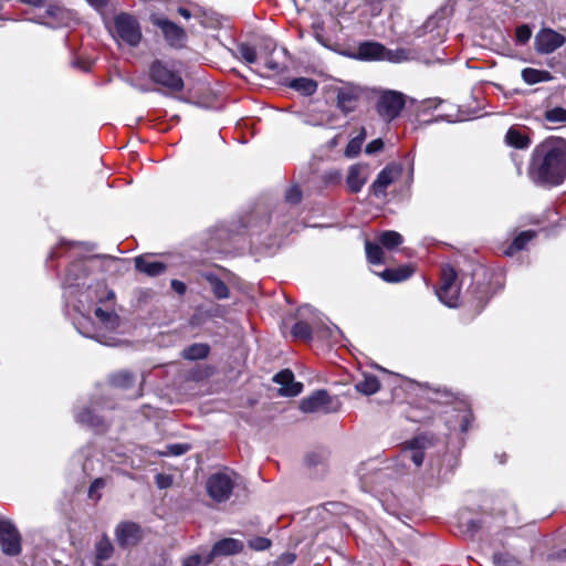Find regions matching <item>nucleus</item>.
I'll use <instances>...</instances> for the list:
<instances>
[{"mask_svg":"<svg viewBox=\"0 0 566 566\" xmlns=\"http://www.w3.org/2000/svg\"><path fill=\"white\" fill-rule=\"evenodd\" d=\"M526 174L536 186H560L566 180V139L549 136L538 143L530 155Z\"/></svg>","mask_w":566,"mask_h":566,"instance_id":"obj_1","label":"nucleus"},{"mask_svg":"<svg viewBox=\"0 0 566 566\" xmlns=\"http://www.w3.org/2000/svg\"><path fill=\"white\" fill-rule=\"evenodd\" d=\"M492 276V271L486 266L478 265L472 270L471 283L460 301L468 319L479 316L493 297Z\"/></svg>","mask_w":566,"mask_h":566,"instance_id":"obj_2","label":"nucleus"},{"mask_svg":"<svg viewBox=\"0 0 566 566\" xmlns=\"http://www.w3.org/2000/svg\"><path fill=\"white\" fill-rule=\"evenodd\" d=\"M177 64H180V62L160 59H155L149 64V80L159 86L165 95H174L182 92L185 88V81L180 70L177 69Z\"/></svg>","mask_w":566,"mask_h":566,"instance_id":"obj_3","label":"nucleus"},{"mask_svg":"<svg viewBox=\"0 0 566 566\" xmlns=\"http://www.w3.org/2000/svg\"><path fill=\"white\" fill-rule=\"evenodd\" d=\"M460 284L458 273L451 264H443L440 270L439 282L434 287L438 300L450 308L460 306Z\"/></svg>","mask_w":566,"mask_h":566,"instance_id":"obj_4","label":"nucleus"},{"mask_svg":"<svg viewBox=\"0 0 566 566\" xmlns=\"http://www.w3.org/2000/svg\"><path fill=\"white\" fill-rule=\"evenodd\" d=\"M114 31L117 40L132 48L138 46L143 40L138 19L128 12H119L114 17Z\"/></svg>","mask_w":566,"mask_h":566,"instance_id":"obj_5","label":"nucleus"},{"mask_svg":"<svg viewBox=\"0 0 566 566\" xmlns=\"http://www.w3.org/2000/svg\"><path fill=\"white\" fill-rule=\"evenodd\" d=\"M353 56L360 61L386 60L390 62H400L406 59L407 51L405 49L392 51L377 41H364L358 44L357 51Z\"/></svg>","mask_w":566,"mask_h":566,"instance_id":"obj_6","label":"nucleus"},{"mask_svg":"<svg viewBox=\"0 0 566 566\" xmlns=\"http://www.w3.org/2000/svg\"><path fill=\"white\" fill-rule=\"evenodd\" d=\"M406 106L402 93L392 90L382 91L376 103V112L386 122L397 118Z\"/></svg>","mask_w":566,"mask_h":566,"instance_id":"obj_7","label":"nucleus"},{"mask_svg":"<svg viewBox=\"0 0 566 566\" xmlns=\"http://www.w3.org/2000/svg\"><path fill=\"white\" fill-rule=\"evenodd\" d=\"M149 20L153 25L160 29L166 43L170 48L180 50L186 46L188 35L184 28L158 14H151Z\"/></svg>","mask_w":566,"mask_h":566,"instance_id":"obj_8","label":"nucleus"},{"mask_svg":"<svg viewBox=\"0 0 566 566\" xmlns=\"http://www.w3.org/2000/svg\"><path fill=\"white\" fill-rule=\"evenodd\" d=\"M114 536L117 546L126 551L138 546L145 537V532L142 525L136 522L122 521L115 526Z\"/></svg>","mask_w":566,"mask_h":566,"instance_id":"obj_9","label":"nucleus"},{"mask_svg":"<svg viewBox=\"0 0 566 566\" xmlns=\"http://www.w3.org/2000/svg\"><path fill=\"white\" fill-rule=\"evenodd\" d=\"M340 406V401L336 397H332L324 389L315 390L300 402V409L303 412H316L322 410L326 413H331L338 411Z\"/></svg>","mask_w":566,"mask_h":566,"instance_id":"obj_10","label":"nucleus"},{"mask_svg":"<svg viewBox=\"0 0 566 566\" xmlns=\"http://www.w3.org/2000/svg\"><path fill=\"white\" fill-rule=\"evenodd\" d=\"M234 489V480L224 471L212 473L206 482L209 497L217 503L227 502Z\"/></svg>","mask_w":566,"mask_h":566,"instance_id":"obj_11","label":"nucleus"},{"mask_svg":"<svg viewBox=\"0 0 566 566\" xmlns=\"http://www.w3.org/2000/svg\"><path fill=\"white\" fill-rule=\"evenodd\" d=\"M0 545L3 554L8 556H18L22 552V536L14 523L8 518H0Z\"/></svg>","mask_w":566,"mask_h":566,"instance_id":"obj_12","label":"nucleus"},{"mask_svg":"<svg viewBox=\"0 0 566 566\" xmlns=\"http://www.w3.org/2000/svg\"><path fill=\"white\" fill-rule=\"evenodd\" d=\"M566 42V38L557 31L544 28L535 36L534 46L539 54H551Z\"/></svg>","mask_w":566,"mask_h":566,"instance_id":"obj_13","label":"nucleus"},{"mask_svg":"<svg viewBox=\"0 0 566 566\" xmlns=\"http://www.w3.org/2000/svg\"><path fill=\"white\" fill-rule=\"evenodd\" d=\"M433 434H418L403 443L405 450L410 451V460L416 467H421L424 460V450L434 444Z\"/></svg>","mask_w":566,"mask_h":566,"instance_id":"obj_14","label":"nucleus"},{"mask_svg":"<svg viewBox=\"0 0 566 566\" xmlns=\"http://www.w3.org/2000/svg\"><path fill=\"white\" fill-rule=\"evenodd\" d=\"M114 554V544L112 543L109 536L106 533H103L94 544L92 560L93 566H115V564H108Z\"/></svg>","mask_w":566,"mask_h":566,"instance_id":"obj_15","label":"nucleus"},{"mask_svg":"<svg viewBox=\"0 0 566 566\" xmlns=\"http://www.w3.org/2000/svg\"><path fill=\"white\" fill-rule=\"evenodd\" d=\"M369 166L364 163H357L348 168L346 185L350 193H358L369 179Z\"/></svg>","mask_w":566,"mask_h":566,"instance_id":"obj_16","label":"nucleus"},{"mask_svg":"<svg viewBox=\"0 0 566 566\" xmlns=\"http://www.w3.org/2000/svg\"><path fill=\"white\" fill-rule=\"evenodd\" d=\"M361 91L355 86H343L337 90L336 103L337 107L344 115L354 112L357 108Z\"/></svg>","mask_w":566,"mask_h":566,"instance_id":"obj_17","label":"nucleus"},{"mask_svg":"<svg viewBox=\"0 0 566 566\" xmlns=\"http://www.w3.org/2000/svg\"><path fill=\"white\" fill-rule=\"evenodd\" d=\"M398 172L394 166L387 165L379 171L369 187V193L379 198L387 193L388 187L394 184Z\"/></svg>","mask_w":566,"mask_h":566,"instance_id":"obj_18","label":"nucleus"},{"mask_svg":"<svg viewBox=\"0 0 566 566\" xmlns=\"http://www.w3.org/2000/svg\"><path fill=\"white\" fill-rule=\"evenodd\" d=\"M273 381L281 385L280 392L285 397H295L303 390V384L295 381L293 371L287 368L279 371Z\"/></svg>","mask_w":566,"mask_h":566,"instance_id":"obj_19","label":"nucleus"},{"mask_svg":"<svg viewBox=\"0 0 566 566\" xmlns=\"http://www.w3.org/2000/svg\"><path fill=\"white\" fill-rule=\"evenodd\" d=\"M75 419L78 423L87 426L95 431L104 432L108 427L104 418L91 407H83L76 413Z\"/></svg>","mask_w":566,"mask_h":566,"instance_id":"obj_20","label":"nucleus"},{"mask_svg":"<svg viewBox=\"0 0 566 566\" xmlns=\"http://www.w3.org/2000/svg\"><path fill=\"white\" fill-rule=\"evenodd\" d=\"M135 269L147 276H159L167 270V264L160 261L150 260L148 255H138L134 259Z\"/></svg>","mask_w":566,"mask_h":566,"instance_id":"obj_21","label":"nucleus"},{"mask_svg":"<svg viewBox=\"0 0 566 566\" xmlns=\"http://www.w3.org/2000/svg\"><path fill=\"white\" fill-rule=\"evenodd\" d=\"M244 548V544L242 541L232 538V537H226L220 541H217L211 549V557L217 556H232L240 554Z\"/></svg>","mask_w":566,"mask_h":566,"instance_id":"obj_22","label":"nucleus"},{"mask_svg":"<svg viewBox=\"0 0 566 566\" xmlns=\"http://www.w3.org/2000/svg\"><path fill=\"white\" fill-rule=\"evenodd\" d=\"M505 144L516 149H526L532 140L530 135L517 126H511L504 137Z\"/></svg>","mask_w":566,"mask_h":566,"instance_id":"obj_23","label":"nucleus"},{"mask_svg":"<svg viewBox=\"0 0 566 566\" xmlns=\"http://www.w3.org/2000/svg\"><path fill=\"white\" fill-rule=\"evenodd\" d=\"M415 272L411 264H405L399 268H387L379 275L388 283H399L408 280Z\"/></svg>","mask_w":566,"mask_h":566,"instance_id":"obj_24","label":"nucleus"},{"mask_svg":"<svg viewBox=\"0 0 566 566\" xmlns=\"http://www.w3.org/2000/svg\"><path fill=\"white\" fill-rule=\"evenodd\" d=\"M536 231L524 230L514 237L512 242L504 249V254L513 256L520 251L524 250L526 245L536 237Z\"/></svg>","mask_w":566,"mask_h":566,"instance_id":"obj_25","label":"nucleus"},{"mask_svg":"<svg viewBox=\"0 0 566 566\" xmlns=\"http://www.w3.org/2000/svg\"><path fill=\"white\" fill-rule=\"evenodd\" d=\"M202 277L209 283L211 292L217 300L229 298V286L216 273L205 272L202 273Z\"/></svg>","mask_w":566,"mask_h":566,"instance_id":"obj_26","label":"nucleus"},{"mask_svg":"<svg viewBox=\"0 0 566 566\" xmlns=\"http://www.w3.org/2000/svg\"><path fill=\"white\" fill-rule=\"evenodd\" d=\"M90 271L86 266V262L83 259L74 260L66 269L65 277L66 282L72 285H77V281L82 277L88 276Z\"/></svg>","mask_w":566,"mask_h":566,"instance_id":"obj_27","label":"nucleus"},{"mask_svg":"<svg viewBox=\"0 0 566 566\" xmlns=\"http://www.w3.org/2000/svg\"><path fill=\"white\" fill-rule=\"evenodd\" d=\"M290 88L301 93L303 96H312L318 88V83L310 77H295L287 84Z\"/></svg>","mask_w":566,"mask_h":566,"instance_id":"obj_28","label":"nucleus"},{"mask_svg":"<svg viewBox=\"0 0 566 566\" xmlns=\"http://www.w3.org/2000/svg\"><path fill=\"white\" fill-rule=\"evenodd\" d=\"M521 75L523 81L528 85H534L541 82H549L554 78L551 72L533 67L523 69Z\"/></svg>","mask_w":566,"mask_h":566,"instance_id":"obj_29","label":"nucleus"},{"mask_svg":"<svg viewBox=\"0 0 566 566\" xmlns=\"http://www.w3.org/2000/svg\"><path fill=\"white\" fill-rule=\"evenodd\" d=\"M210 346L206 343H195L181 352V357L187 360H200L208 357Z\"/></svg>","mask_w":566,"mask_h":566,"instance_id":"obj_30","label":"nucleus"},{"mask_svg":"<svg viewBox=\"0 0 566 566\" xmlns=\"http://www.w3.org/2000/svg\"><path fill=\"white\" fill-rule=\"evenodd\" d=\"M358 392L370 396L380 389V381L377 376L373 374H363V379L355 384Z\"/></svg>","mask_w":566,"mask_h":566,"instance_id":"obj_31","label":"nucleus"},{"mask_svg":"<svg viewBox=\"0 0 566 566\" xmlns=\"http://www.w3.org/2000/svg\"><path fill=\"white\" fill-rule=\"evenodd\" d=\"M94 315L108 329H116L119 326V316L113 307L102 308L98 306L94 310Z\"/></svg>","mask_w":566,"mask_h":566,"instance_id":"obj_32","label":"nucleus"},{"mask_svg":"<svg viewBox=\"0 0 566 566\" xmlns=\"http://www.w3.org/2000/svg\"><path fill=\"white\" fill-rule=\"evenodd\" d=\"M366 137H367L366 129H365V127L361 126L359 128L358 134L348 142V144L344 150V156L346 158L357 157L361 151V146H363Z\"/></svg>","mask_w":566,"mask_h":566,"instance_id":"obj_33","label":"nucleus"},{"mask_svg":"<svg viewBox=\"0 0 566 566\" xmlns=\"http://www.w3.org/2000/svg\"><path fill=\"white\" fill-rule=\"evenodd\" d=\"M291 335L296 340L310 343L313 339V328L305 321H297L291 327Z\"/></svg>","mask_w":566,"mask_h":566,"instance_id":"obj_34","label":"nucleus"},{"mask_svg":"<svg viewBox=\"0 0 566 566\" xmlns=\"http://www.w3.org/2000/svg\"><path fill=\"white\" fill-rule=\"evenodd\" d=\"M380 243H375L369 240L365 242L366 256L371 264H384L385 254Z\"/></svg>","mask_w":566,"mask_h":566,"instance_id":"obj_35","label":"nucleus"},{"mask_svg":"<svg viewBox=\"0 0 566 566\" xmlns=\"http://www.w3.org/2000/svg\"><path fill=\"white\" fill-rule=\"evenodd\" d=\"M90 292L94 294L96 301L106 304L115 300V293L104 282H97L94 286H90Z\"/></svg>","mask_w":566,"mask_h":566,"instance_id":"obj_36","label":"nucleus"},{"mask_svg":"<svg viewBox=\"0 0 566 566\" xmlns=\"http://www.w3.org/2000/svg\"><path fill=\"white\" fill-rule=\"evenodd\" d=\"M378 242L387 250H392L403 242L402 235L394 230H387L379 234Z\"/></svg>","mask_w":566,"mask_h":566,"instance_id":"obj_37","label":"nucleus"},{"mask_svg":"<svg viewBox=\"0 0 566 566\" xmlns=\"http://www.w3.org/2000/svg\"><path fill=\"white\" fill-rule=\"evenodd\" d=\"M135 377L129 371H119L112 376L111 384L113 387L119 388V389H130L134 386Z\"/></svg>","mask_w":566,"mask_h":566,"instance_id":"obj_38","label":"nucleus"},{"mask_svg":"<svg viewBox=\"0 0 566 566\" xmlns=\"http://www.w3.org/2000/svg\"><path fill=\"white\" fill-rule=\"evenodd\" d=\"M492 558L496 566H520L518 559L509 552H496Z\"/></svg>","mask_w":566,"mask_h":566,"instance_id":"obj_39","label":"nucleus"},{"mask_svg":"<svg viewBox=\"0 0 566 566\" xmlns=\"http://www.w3.org/2000/svg\"><path fill=\"white\" fill-rule=\"evenodd\" d=\"M544 118L549 123H565L566 122V108L556 106L547 109L544 114Z\"/></svg>","mask_w":566,"mask_h":566,"instance_id":"obj_40","label":"nucleus"},{"mask_svg":"<svg viewBox=\"0 0 566 566\" xmlns=\"http://www.w3.org/2000/svg\"><path fill=\"white\" fill-rule=\"evenodd\" d=\"M238 51H239L240 56L242 57V60H244L247 63L253 64V63L256 62V59H258L256 50L251 44H249V43H241L238 46Z\"/></svg>","mask_w":566,"mask_h":566,"instance_id":"obj_41","label":"nucleus"},{"mask_svg":"<svg viewBox=\"0 0 566 566\" xmlns=\"http://www.w3.org/2000/svg\"><path fill=\"white\" fill-rule=\"evenodd\" d=\"M285 201L290 205H298L302 201L303 192L297 185H293L285 191Z\"/></svg>","mask_w":566,"mask_h":566,"instance_id":"obj_42","label":"nucleus"},{"mask_svg":"<svg viewBox=\"0 0 566 566\" xmlns=\"http://www.w3.org/2000/svg\"><path fill=\"white\" fill-rule=\"evenodd\" d=\"M251 549L262 552L266 551L272 546V541L264 536H256L248 542Z\"/></svg>","mask_w":566,"mask_h":566,"instance_id":"obj_43","label":"nucleus"},{"mask_svg":"<svg viewBox=\"0 0 566 566\" xmlns=\"http://www.w3.org/2000/svg\"><path fill=\"white\" fill-rule=\"evenodd\" d=\"M322 180L326 186H336L342 181V172L339 169H331L323 174Z\"/></svg>","mask_w":566,"mask_h":566,"instance_id":"obj_44","label":"nucleus"},{"mask_svg":"<svg viewBox=\"0 0 566 566\" xmlns=\"http://www.w3.org/2000/svg\"><path fill=\"white\" fill-rule=\"evenodd\" d=\"M106 481L104 478H96L93 480L88 488V497L94 499L96 501L101 500L102 495L97 493L98 490L105 488Z\"/></svg>","mask_w":566,"mask_h":566,"instance_id":"obj_45","label":"nucleus"},{"mask_svg":"<svg viewBox=\"0 0 566 566\" xmlns=\"http://www.w3.org/2000/svg\"><path fill=\"white\" fill-rule=\"evenodd\" d=\"M532 36V29L527 24L518 25L515 30V40L518 44H525Z\"/></svg>","mask_w":566,"mask_h":566,"instance_id":"obj_46","label":"nucleus"},{"mask_svg":"<svg viewBox=\"0 0 566 566\" xmlns=\"http://www.w3.org/2000/svg\"><path fill=\"white\" fill-rule=\"evenodd\" d=\"M191 449V446L188 443H174L167 446V451L165 454L179 457L187 453Z\"/></svg>","mask_w":566,"mask_h":566,"instance_id":"obj_47","label":"nucleus"},{"mask_svg":"<svg viewBox=\"0 0 566 566\" xmlns=\"http://www.w3.org/2000/svg\"><path fill=\"white\" fill-rule=\"evenodd\" d=\"M155 482L159 489H167V488L171 486L172 478L169 474L158 473L155 476Z\"/></svg>","mask_w":566,"mask_h":566,"instance_id":"obj_48","label":"nucleus"},{"mask_svg":"<svg viewBox=\"0 0 566 566\" xmlns=\"http://www.w3.org/2000/svg\"><path fill=\"white\" fill-rule=\"evenodd\" d=\"M384 148V142L381 138L369 142L365 148L366 154L373 155L380 151Z\"/></svg>","mask_w":566,"mask_h":566,"instance_id":"obj_49","label":"nucleus"},{"mask_svg":"<svg viewBox=\"0 0 566 566\" xmlns=\"http://www.w3.org/2000/svg\"><path fill=\"white\" fill-rule=\"evenodd\" d=\"M170 286L179 295H185L187 292V285L177 279L171 280Z\"/></svg>","mask_w":566,"mask_h":566,"instance_id":"obj_50","label":"nucleus"},{"mask_svg":"<svg viewBox=\"0 0 566 566\" xmlns=\"http://www.w3.org/2000/svg\"><path fill=\"white\" fill-rule=\"evenodd\" d=\"M265 67L269 71H272L274 73H281L284 71L285 67L281 66L277 62H275L273 59H268L265 62Z\"/></svg>","mask_w":566,"mask_h":566,"instance_id":"obj_51","label":"nucleus"},{"mask_svg":"<svg viewBox=\"0 0 566 566\" xmlns=\"http://www.w3.org/2000/svg\"><path fill=\"white\" fill-rule=\"evenodd\" d=\"M467 526L469 531L478 532L482 527V522L480 520H470Z\"/></svg>","mask_w":566,"mask_h":566,"instance_id":"obj_52","label":"nucleus"},{"mask_svg":"<svg viewBox=\"0 0 566 566\" xmlns=\"http://www.w3.org/2000/svg\"><path fill=\"white\" fill-rule=\"evenodd\" d=\"M339 139H340V134H337L333 138H331L326 143L327 149L332 150V149L336 148L338 146V144H339Z\"/></svg>","mask_w":566,"mask_h":566,"instance_id":"obj_53","label":"nucleus"},{"mask_svg":"<svg viewBox=\"0 0 566 566\" xmlns=\"http://www.w3.org/2000/svg\"><path fill=\"white\" fill-rule=\"evenodd\" d=\"M92 7L101 9L107 6L108 0H86Z\"/></svg>","mask_w":566,"mask_h":566,"instance_id":"obj_54","label":"nucleus"},{"mask_svg":"<svg viewBox=\"0 0 566 566\" xmlns=\"http://www.w3.org/2000/svg\"><path fill=\"white\" fill-rule=\"evenodd\" d=\"M23 4L32 6V7H41L44 4L46 0H19Z\"/></svg>","mask_w":566,"mask_h":566,"instance_id":"obj_55","label":"nucleus"},{"mask_svg":"<svg viewBox=\"0 0 566 566\" xmlns=\"http://www.w3.org/2000/svg\"><path fill=\"white\" fill-rule=\"evenodd\" d=\"M177 12L187 20L191 18V12L187 8L179 7Z\"/></svg>","mask_w":566,"mask_h":566,"instance_id":"obj_56","label":"nucleus"},{"mask_svg":"<svg viewBox=\"0 0 566 566\" xmlns=\"http://www.w3.org/2000/svg\"><path fill=\"white\" fill-rule=\"evenodd\" d=\"M60 9L55 6H49L46 12L49 15H56V11H59Z\"/></svg>","mask_w":566,"mask_h":566,"instance_id":"obj_57","label":"nucleus"},{"mask_svg":"<svg viewBox=\"0 0 566 566\" xmlns=\"http://www.w3.org/2000/svg\"><path fill=\"white\" fill-rule=\"evenodd\" d=\"M516 172L518 176H521L523 174V164L521 160L518 163H516Z\"/></svg>","mask_w":566,"mask_h":566,"instance_id":"obj_58","label":"nucleus"},{"mask_svg":"<svg viewBox=\"0 0 566 566\" xmlns=\"http://www.w3.org/2000/svg\"><path fill=\"white\" fill-rule=\"evenodd\" d=\"M371 7H373V14L374 15L379 14L381 12V9L376 7V4L374 2H371Z\"/></svg>","mask_w":566,"mask_h":566,"instance_id":"obj_59","label":"nucleus"},{"mask_svg":"<svg viewBox=\"0 0 566 566\" xmlns=\"http://www.w3.org/2000/svg\"><path fill=\"white\" fill-rule=\"evenodd\" d=\"M461 429H462V431H467V429H468V421L467 420H465L464 423L461 424Z\"/></svg>","mask_w":566,"mask_h":566,"instance_id":"obj_60","label":"nucleus"},{"mask_svg":"<svg viewBox=\"0 0 566 566\" xmlns=\"http://www.w3.org/2000/svg\"><path fill=\"white\" fill-rule=\"evenodd\" d=\"M432 419H433V417H428V418H426V420H423V421L429 423V422H431V420H432Z\"/></svg>","mask_w":566,"mask_h":566,"instance_id":"obj_61","label":"nucleus"},{"mask_svg":"<svg viewBox=\"0 0 566 566\" xmlns=\"http://www.w3.org/2000/svg\"><path fill=\"white\" fill-rule=\"evenodd\" d=\"M307 461H310V464H313L314 459H311V458L308 457V458H307Z\"/></svg>","mask_w":566,"mask_h":566,"instance_id":"obj_62","label":"nucleus"},{"mask_svg":"<svg viewBox=\"0 0 566 566\" xmlns=\"http://www.w3.org/2000/svg\"><path fill=\"white\" fill-rule=\"evenodd\" d=\"M307 461H310V464H313L314 459H311V458L308 457V458H307Z\"/></svg>","mask_w":566,"mask_h":566,"instance_id":"obj_63","label":"nucleus"},{"mask_svg":"<svg viewBox=\"0 0 566 566\" xmlns=\"http://www.w3.org/2000/svg\"><path fill=\"white\" fill-rule=\"evenodd\" d=\"M307 461H310V464H313L314 459H311V458L308 457V458H307Z\"/></svg>","mask_w":566,"mask_h":566,"instance_id":"obj_64","label":"nucleus"}]
</instances>
